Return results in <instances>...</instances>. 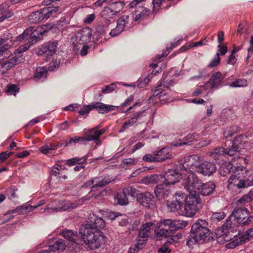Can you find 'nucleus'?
Masks as SVG:
<instances>
[{
    "label": "nucleus",
    "mask_w": 253,
    "mask_h": 253,
    "mask_svg": "<svg viewBox=\"0 0 253 253\" xmlns=\"http://www.w3.org/2000/svg\"><path fill=\"white\" fill-rule=\"evenodd\" d=\"M111 24V20L110 19L105 18L102 19V22L97 26L95 33L96 34H98L100 36V37L97 39V40H99L100 38H102L103 37H104L105 39L106 33L109 34L110 32H109V29Z\"/></svg>",
    "instance_id": "5701e85b"
},
{
    "label": "nucleus",
    "mask_w": 253,
    "mask_h": 253,
    "mask_svg": "<svg viewBox=\"0 0 253 253\" xmlns=\"http://www.w3.org/2000/svg\"><path fill=\"white\" fill-rule=\"evenodd\" d=\"M226 149L223 147H216L210 152V156L216 161L223 159L225 155Z\"/></svg>",
    "instance_id": "2f4dec72"
},
{
    "label": "nucleus",
    "mask_w": 253,
    "mask_h": 253,
    "mask_svg": "<svg viewBox=\"0 0 253 253\" xmlns=\"http://www.w3.org/2000/svg\"><path fill=\"white\" fill-rule=\"evenodd\" d=\"M8 6L6 4H2L0 5V15H2L0 17V22L3 21L5 19L11 17L12 14L11 12H7Z\"/></svg>",
    "instance_id": "c03bdc74"
},
{
    "label": "nucleus",
    "mask_w": 253,
    "mask_h": 253,
    "mask_svg": "<svg viewBox=\"0 0 253 253\" xmlns=\"http://www.w3.org/2000/svg\"><path fill=\"white\" fill-rule=\"evenodd\" d=\"M60 234L65 239L73 243H76V240L78 237L77 232H74L72 230H69L63 231Z\"/></svg>",
    "instance_id": "a19ab883"
},
{
    "label": "nucleus",
    "mask_w": 253,
    "mask_h": 253,
    "mask_svg": "<svg viewBox=\"0 0 253 253\" xmlns=\"http://www.w3.org/2000/svg\"><path fill=\"white\" fill-rule=\"evenodd\" d=\"M47 69L45 67H39L35 71L34 79L36 81L45 79L46 78Z\"/></svg>",
    "instance_id": "c9c22d12"
},
{
    "label": "nucleus",
    "mask_w": 253,
    "mask_h": 253,
    "mask_svg": "<svg viewBox=\"0 0 253 253\" xmlns=\"http://www.w3.org/2000/svg\"><path fill=\"white\" fill-rule=\"evenodd\" d=\"M231 221L229 217L226 219V222L221 227V229L224 234L228 233L230 230H231Z\"/></svg>",
    "instance_id": "bf43d9fd"
},
{
    "label": "nucleus",
    "mask_w": 253,
    "mask_h": 253,
    "mask_svg": "<svg viewBox=\"0 0 253 253\" xmlns=\"http://www.w3.org/2000/svg\"><path fill=\"white\" fill-rule=\"evenodd\" d=\"M201 157L198 155H191L185 158L182 164V169L188 172H193V170H197L201 163Z\"/></svg>",
    "instance_id": "9d476101"
},
{
    "label": "nucleus",
    "mask_w": 253,
    "mask_h": 253,
    "mask_svg": "<svg viewBox=\"0 0 253 253\" xmlns=\"http://www.w3.org/2000/svg\"><path fill=\"white\" fill-rule=\"evenodd\" d=\"M188 223L181 220L166 219L159 221L157 225L158 229H155V234L157 239L160 238H166L171 236L173 231L185 228Z\"/></svg>",
    "instance_id": "7ed1b4c3"
},
{
    "label": "nucleus",
    "mask_w": 253,
    "mask_h": 253,
    "mask_svg": "<svg viewBox=\"0 0 253 253\" xmlns=\"http://www.w3.org/2000/svg\"><path fill=\"white\" fill-rule=\"evenodd\" d=\"M155 228L154 222L149 221L143 223L140 226L138 231V238H148L151 231Z\"/></svg>",
    "instance_id": "b1692460"
},
{
    "label": "nucleus",
    "mask_w": 253,
    "mask_h": 253,
    "mask_svg": "<svg viewBox=\"0 0 253 253\" xmlns=\"http://www.w3.org/2000/svg\"><path fill=\"white\" fill-rule=\"evenodd\" d=\"M79 204L77 202H71L70 201H64L62 202L58 208L52 209L53 211H66L73 210L77 208Z\"/></svg>",
    "instance_id": "c756f323"
},
{
    "label": "nucleus",
    "mask_w": 253,
    "mask_h": 253,
    "mask_svg": "<svg viewBox=\"0 0 253 253\" xmlns=\"http://www.w3.org/2000/svg\"><path fill=\"white\" fill-rule=\"evenodd\" d=\"M253 238V228L248 229L243 235L228 243L226 247L228 249H233L240 245L246 243Z\"/></svg>",
    "instance_id": "ddd939ff"
},
{
    "label": "nucleus",
    "mask_w": 253,
    "mask_h": 253,
    "mask_svg": "<svg viewBox=\"0 0 253 253\" xmlns=\"http://www.w3.org/2000/svg\"><path fill=\"white\" fill-rule=\"evenodd\" d=\"M155 155L157 162H163L172 157L170 150L168 147H163L159 151H155Z\"/></svg>",
    "instance_id": "c85d7f7f"
},
{
    "label": "nucleus",
    "mask_w": 253,
    "mask_h": 253,
    "mask_svg": "<svg viewBox=\"0 0 253 253\" xmlns=\"http://www.w3.org/2000/svg\"><path fill=\"white\" fill-rule=\"evenodd\" d=\"M105 225V221L102 218L92 214L89 215L84 228L80 229L83 241L90 250L99 249L105 244L106 237L100 230Z\"/></svg>",
    "instance_id": "f257e3e1"
},
{
    "label": "nucleus",
    "mask_w": 253,
    "mask_h": 253,
    "mask_svg": "<svg viewBox=\"0 0 253 253\" xmlns=\"http://www.w3.org/2000/svg\"><path fill=\"white\" fill-rule=\"evenodd\" d=\"M142 161L144 162H157V158H156V156L155 155V152L153 153V155L151 154H146L144 155L142 157Z\"/></svg>",
    "instance_id": "6e6d98bb"
},
{
    "label": "nucleus",
    "mask_w": 253,
    "mask_h": 253,
    "mask_svg": "<svg viewBox=\"0 0 253 253\" xmlns=\"http://www.w3.org/2000/svg\"><path fill=\"white\" fill-rule=\"evenodd\" d=\"M159 180V175L157 174H151L144 177L142 179V182L145 184H155L158 182Z\"/></svg>",
    "instance_id": "49530a36"
},
{
    "label": "nucleus",
    "mask_w": 253,
    "mask_h": 253,
    "mask_svg": "<svg viewBox=\"0 0 253 253\" xmlns=\"http://www.w3.org/2000/svg\"><path fill=\"white\" fill-rule=\"evenodd\" d=\"M215 188V184L212 181L203 183L201 181V186L198 190L197 194L199 193L203 196H209L211 195Z\"/></svg>",
    "instance_id": "bb28decb"
},
{
    "label": "nucleus",
    "mask_w": 253,
    "mask_h": 253,
    "mask_svg": "<svg viewBox=\"0 0 253 253\" xmlns=\"http://www.w3.org/2000/svg\"><path fill=\"white\" fill-rule=\"evenodd\" d=\"M88 134L89 136V140L95 141L97 144H98V142L100 143L99 139L100 136L99 135L97 130H95L92 133H90Z\"/></svg>",
    "instance_id": "680f3d73"
},
{
    "label": "nucleus",
    "mask_w": 253,
    "mask_h": 253,
    "mask_svg": "<svg viewBox=\"0 0 253 253\" xmlns=\"http://www.w3.org/2000/svg\"><path fill=\"white\" fill-rule=\"evenodd\" d=\"M50 250L55 253V251H63L66 248V245L62 239H58L54 242L53 244L49 246Z\"/></svg>",
    "instance_id": "58836bf2"
},
{
    "label": "nucleus",
    "mask_w": 253,
    "mask_h": 253,
    "mask_svg": "<svg viewBox=\"0 0 253 253\" xmlns=\"http://www.w3.org/2000/svg\"><path fill=\"white\" fill-rule=\"evenodd\" d=\"M137 201L143 207L150 209L155 204V197L149 192H141L137 194Z\"/></svg>",
    "instance_id": "2eb2a0df"
},
{
    "label": "nucleus",
    "mask_w": 253,
    "mask_h": 253,
    "mask_svg": "<svg viewBox=\"0 0 253 253\" xmlns=\"http://www.w3.org/2000/svg\"><path fill=\"white\" fill-rule=\"evenodd\" d=\"M91 110V108L89 106V105H84L82 109L78 111V112L81 116L86 118Z\"/></svg>",
    "instance_id": "052dcab7"
},
{
    "label": "nucleus",
    "mask_w": 253,
    "mask_h": 253,
    "mask_svg": "<svg viewBox=\"0 0 253 253\" xmlns=\"http://www.w3.org/2000/svg\"><path fill=\"white\" fill-rule=\"evenodd\" d=\"M184 201V210L187 216H193L202 207L201 200L198 194L193 193L186 197L185 196Z\"/></svg>",
    "instance_id": "0eeeda50"
},
{
    "label": "nucleus",
    "mask_w": 253,
    "mask_h": 253,
    "mask_svg": "<svg viewBox=\"0 0 253 253\" xmlns=\"http://www.w3.org/2000/svg\"><path fill=\"white\" fill-rule=\"evenodd\" d=\"M184 200L185 194L180 192H176L171 201H167L168 210L171 212L178 211L182 207Z\"/></svg>",
    "instance_id": "9b49d317"
},
{
    "label": "nucleus",
    "mask_w": 253,
    "mask_h": 253,
    "mask_svg": "<svg viewBox=\"0 0 253 253\" xmlns=\"http://www.w3.org/2000/svg\"><path fill=\"white\" fill-rule=\"evenodd\" d=\"M17 190V188L14 186H11L6 189V193L9 199L13 200L16 197V194L15 192Z\"/></svg>",
    "instance_id": "603ef678"
},
{
    "label": "nucleus",
    "mask_w": 253,
    "mask_h": 253,
    "mask_svg": "<svg viewBox=\"0 0 253 253\" xmlns=\"http://www.w3.org/2000/svg\"><path fill=\"white\" fill-rule=\"evenodd\" d=\"M35 28L33 26H31L23 32L24 34L25 35L26 37L29 35V39L28 41H29L30 40H31V41H30V43H32V44H33L34 42H36L37 40H40V37H33L31 35V34L35 31Z\"/></svg>",
    "instance_id": "a18cd8bd"
},
{
    "label": "nucleus",
    "mask_w": 253,
    "mask_h": 253,
    "mask_svg": "<svg viewBox=\"0 0 253 253\" xmlns=\"http://www.w3.org/2000/svg\"><path fill=\"white\" fill-rule=\"evenodd\" d=\"M123 163L127 166H131L132 165L136 164L138 162V160L134 158H126L125 159L122 161Z\"/></svg>",
    "instance_id": "69168bd1"
},
{
    "label": "nucleus",
    "mask_w": 253,
    "mask_h": 253,
    "mask_svg": "<svg viewBox=\"0 0 253 253\" xmlns=\"http://www.w3.org/2000/svg\"><path fill=\"white\" fill-rule=\"evenodd\" d=\"M169 185L165 182L158 184L155 188L154 193L159 200H165L171 194Z\"/></svg>",
    "instance_id": "aec40b11"
},
{
    "label": "nucleus",
    "mask_w": 253,
    "mask_h": 253,
    "mask_svg": "<svg viewBox=\"0 0 253 253\" xmlns=\"http://www.w3.org/2000/svg\"><path fill=\"white\" fill-rule=\"evenodd\" d=\"M54 25L52 23H46L38 27L35 31L31 34L33 37H41L43 34L52 29Z\"/></svg>",
    "instance_id": "7c9ffc66"
},
{
    "label": "nucleus",
    "mask_w": 253,
    "mask_h": 253,
    "mask_svg": "<svg viewBox=\"0 0 253 253\" xmlns=\"http://www.w3.org/2000/svg\"><path fill=\"white\" fill-rule=\"evenodd\" d=\"M123 191L124 192L125 194L127 196H130L131 197L135 196L138 193H137L138 190L133 186H128L126 187H124L123 189Z\"/></svg>",
    "instance_id": "09e8293b"
},
{
    "label": "nucleus",
    "mask_w": 253,
    "mask_h": 253,
    "mask_svg": "<svg viewBox=\"0 0 253 253\" xmlns=\"http://www.w3.org/2000/svg\"><path fill=\"white\" fill-rule=\"evenodd\" d=\"M19 91V88L17 85L12 84L7 85L6 92L10 94L15 95Z\"/></svg>",
    "instance_id": "4d7b16f0"
},
{
    "label": "nucleus",
    "mask_w": 253,
    "mask_h": 253,
    "mask_svg": "<svg viewBox=\"0 0 253 253\" xmlns=\"http://www.w3.org/2000/svg\"><path fill=\"white\" fill-rule=\"evenodd\" d=\"M153 91V94L149 98V100L152 99L153 97H157L162 104H165L170 99L169 95L168 93L164 92L163 90L160 86H156Z\"/></svg>",
    "instance_id": "cd10ccee"
},
{
    "label": "nucleus",
    "mask_w": 253,
    "mask_h": 253,
    "mask_svg": "<svg viewBox=\"0 0 253 253\" xmlns=\"http://www.w3.org/2000/svg\"><path fill=\"white\" fill-rule=\"evenodd\" d=\"M216 170L215 165L212 162L205 161L200 163L197 171L205 176L212 175Z\"/></svg>",
    "instance_id": "6ab92c4d"
},
{
    "label": "nucleus",
    "mask_w": 253,
    "mask_h": 253,
    "mask_svg": "<svg viewBox=\"0 0 253 253\" xmlns=\"http://www.w3.org/2000/svg\"><path fill=\"white\" fill-rule=\"evenodd\" d=\"M225 78V74H222L220 72H215L212 74L208 82L205 84L207 89H217L223 82Z\"/></svg>",
    "instance_id": "4468645a"
},
{
    "label": "nucleus",
    "mask_w": 253,
    "mask_h": 253,
    "mask_svg": "<svg viewBox=\"0 0 253 253\" xmlns=\"http://www.w3.org/2000/svg\"><path fill=\"white\" fill-rule=\"evenodd\" d=\"M239 131L240 128L238 126L227 127L223 131L224 137L225 139L231 137Z\"/></svg>",
    "instance_id": "ea45409f"
},
{
    "label": "nucleus",
    "mask_w": 253,
    "mask_h": 253,
    "mask_svg": "<svg viewBox=\"0 0 253 253\" xmlns=\"http://www.w3.org/2000/svg\"><path fill=\"white\" fill-rule=\"evenodd\" d=\"M182 184L189 194L197 193L201 186V180L194 172H188V175L183 179Z\"/></svg>",
    "instance_id": "6e6552de"
},
{
    "label": "nucleus",
    "mask_w": 253,
    "mask_h": 253,
    "mask_svg": "<svg viewBox=\"0 0 253 253\" xmlns=\"http://www.w3.org/2000/svg\"><path fill=\"white\" fill-rule=\"evenodd\" d=\"M181 173L176 169H169L166 171L164 182L167 185L174 184L181 179Z\"/></svg>",
    "instance_id": "412c9836"
},
{
    "label": "nucleus",
    "mask_w": 253,
    "mask_h": 253,
    "mask_svg": "<svg viewBox=\"0 0 253 253\" xmlns=\"http://www.w3.org/2000/svg\"><path fill=\"white\" fill-rule=\"evenodd\" d=\"M226 216V214L223 211L214 212L212 214L211 217L212 222H218L222 220Z\"/></svg>",
    "instance_id": "8fccbe9b"
},
{
    "label": "nucleus",
    "mask_w": 253,
    "mask_h": 253,
    "mask_svg": "<svg viewBox=\"0 0 253 253\" xmlns=\"http://www.w3.org/2000/svg\"><path fill=\"white\" fill-rule=\"evenodd\" d=\"M221 61V58L219 56V53H216L215 58L211 60L208 65V67L210 68H212L217 66Z\"/></svg>",
    "instance_id": "864d4df0"
},
{
    "label": "nucleus",
    "mask_w": 253,
    "mask_h": 253,
    "mask_svg": "<svg viewBox=\"0 0 253 253\" xmlns=\"http://www.w3.org/2000/svg\"><path fill=\"white\" fill-rule=\"evenodd\" d=\"M145 111H139L135 113L132 114L128 118V121L132 126L140 124L139 121H141L145 116Z\"/></svg>",
    "instance_id": "473e14b6"
},
{
    "label": "nucleus",
    "mask_w": 253,
    "mask_h": 253,
    "mask_svg": "<svg viewBox=\"0 0 253 253\" xmlns=\"http://www.w3.org/2000/svg\"><path fill=\"white\" fill-rule=\"evenodd\" d=\"M123 8V3L121 1H117L112 3L110 7L104 8V14L110 17L117 15Z\"/></svg>",
    "instance_id": "393cba45"
},
{
    "label": "nucleus",
    "mask_w": 253,
    "mask_h": 253,
    "mask_svg": "<svg viewBox=\"0 0 253 253\" xmlns=\"http://www.w3.org/2000/svg\"><path fill=\"white\" fill-rule=\"evenodd\" d=\"M252 197L248 194L242 196L240 199L237 201V204L239 206V204H246L251 201Z\"/></svg>",
    "instance_id": "e2e57ef3"
},
{
    "label": "nucleus",
    "mask_w": 253,
    "mask_h": 253,
    "mask_svg": "<svg viewBox=\"0 0 253 253\" xmlns=\"http://www.w3.org/2000/svg\"><path fill=\"white\" fill-rule=\"evenodd\" d=\"M239 147L235 146L232 143V145L227 149H226L225 155H228L230 156H234L239 152Z\"/></svg>",
    "instance_id": "5fc2aeb1"
},
{
    "label": "nucleus",
    "mask_w": 253,
    "mask_h": 253,
    "mask_svg": "<svg viewBox=\"0 0 253 253\" xmlns=\"http://www.w3.org/2000/svg\"><path fill=\"white\" fill-rule=\"evenodd\" d=\"M174 83L175 82L173 80L163 79L157 86H160V88H161L162 86H163L164 87L169 88L170 86H173Z\"/></svg>",
    "instance_id": "3c124183"
},
{
    "label": "nucleus",
    "mask_w": 253,
    "mask_h": 253,
    "mask_svg": "<svg viewBox=\"0 0 253 253\" xmlns=\"http://www.w3.org/2000/svg\"><path fill=\"white\" fill-rule=\"evenodd\" d=\"M92 36V30L89 27L79 30L76 34L77 43L84 44L89 42Z\"/></svg>",
    "instance_id": "a211bd4d"
},
{
    "label": "nucleus",
    "mask_w": 253,
    "mask_h": 253,
    "mask_svg": "<svg viewBox=\"0 0 253 253\" xmlns=\"http://www.w3.org/2000/svg\"><path fill=\"white\" fill-rule=\"evenodd\" d=\"M129 16L126 15L120 17L117 21L116 27L111 30L109 35L112 37H115L121 34L125 30L126 27H127L129 23Z\"/></svg>",
    "instance_id": "dca6fc26"
},
{
    "label": "nucleus",
    "mask_w": 253,
    "mask_h": 253,
    "mask_svg": "<svg viewBox=\"0 0 253 253\" xmlns=\"http://www.w3.org/2000/svg\"><path fill=\"white\" fill-rule=\"evenodd\" d=\"M81 106L78 104H71L70 105L64 108L65 111H71L73 112H76L78 111L79 107Z\"/></svg>",
    "instance_id": "0e129e2a"
},
{
    "label": "nucleus",
    "mask_w": 253,
    "mask_h": 253,
    "mask_svg": "<svg viewBox=\"0 0 253 253\" xmlns=\"http://www.w3.org/2000/svg\"><path fill=\"white\" fill-rule=\"evenodd\" d=\"M36 207L32 206H21L16 207L15 209L10 210L5 214L6 215L8 213L17 212L18 214H24L29 211L34 210Z\"/></svg>",
    "instance_id": "72a5a7b5"
},
{
    "label": "nucleus",
    "mask_w": 253,
    "mask_h": 253,
    "mask_svg": "<svg viewBox=\"0 0 253 253\" xmlns=\"http://www.w3.org/2000/svg\"><path fill=\"white\" fill-rule=\"evenodd\" d=\"M142 249V248H140V246L138 245V244L135 243L129 248L128 253H138L139 250Z\"/></svg>",
    "instance_id": "774afa93"
},
{
    "label": "nucleus",
    "mask_w": 253,
    "mask_h": 253,
    "mask_svg": "<svg viewBox=\"0 0 253 253\" xmlns=\"http://www.w3.org/2000/svg\"><path fill=\"white\" fill-rule=\"evenodd\" d=\"M206 223L205 220L200 219L192 225L186 242L188 246L195 243H208L213 240L212 234L206 226Z\"/></svg>",
    "instance_id": "f03ea898"
},
{
    "label": "nucleus",
    "mask_w": 253,
    "mask_h": 253,
    "mask_svg": "<svg viewBox=\"0 0 253 253\" xmlns=\"http://www.w3.org/2000/svg\"><path fill=\"white\" fill-rule=\"evenodd\" d=\"M87 157L84 156L82 158L75 157L67 160L66 164L69 166H73L76 164H83L86 161Z\"/></svg>",
    "instance_id": "37998d69"
},
{
    "label": "nucleus",
    "mask_w": 253,
    "mask_h": 253,
    "mask_svg": "<svg viewBox=\"0 0 253 253\" xmlns=\"http://www.w3.org/2000/svg\"><path fill=\"white\" fill-rule=\"evenodd\" d=\"M117 87L116 85L112 83L109 85H106L102 89L101 92L103 94L109 93L114 91Z\"/></svg>",
    "instance_id": "13d9d810"
},
{
    "label": "nucleus",
    "mask_w": 253,
    "mask_h": 253,
    "mask_svg": "<svg viewBox=\"0 0 253 253\" xmlns=\"http://www.w3.org/2000/svg\"><path fill=\"white\" fill-rule=\"evenodd\" d=\"M94 182L95 188L97 187H102L105 186L111 182V180L106 178V176H101L95 177L93 179Z\"/></svg>",
    "instance_id": "4c0bfd02"
},
{
    "label": "nucleus",
    "mask_w": 253,
    "mask_h": 253,
    "mask_svg": "<svg viewBox=\"0 0 253 253\" xmlns=\"http://www.w3.org/2000/svg\"><path fill=\"white\" fill-rule=\"evenodd\" d=\"M91 110H96L99 114L108 113L115 110L116 107L112 105H107L101 102H93L89 104Z\"/></svg>",
    "instance_id": "4be33fe9"
},
{
    "label": "nucleus",
    "mask_w": 253,
    "mask_h": 253,
    "mask_svg": "<svg viewBox=\"0 0 253 253\" xmlns=\"http://www.w3.org/2000/svg\"><path fill=\"white\" fill-rule=\"evenodd\" d=\"M59 10L58 6L45 7L31 13L28 16V19L31 23H38L50 17L55 16Z\"/></svg>",
    "instance_id": "39448f33"
},
{
    "label": "nucleus",
    "mask_w": 253,
    "mask_h": 253,
    "mask_svg": "<svg viewBox=\"0 0 253 253\" xmlns=\"http://www.w3.org/2000/svg\"><path fill=\"white\" fill-rule=\"evenodd\" d=\"M247 136L244 134H240L237 136L234 139L233 143L235 146H238L239 148L243 149L247 142Z\"/></svg>",
    "instance_id": "f704fd0d"
},
{
    "label": "nucleus",
    "mask_w": 253,
    "mask_h": 253,
    "mask_svg": "<svg viewBox=\"0 0 253 253\" xmlns=\"http://www.w3.org/2000/svg\"><path fill=\"white\" fill-rule=\"evenodd\" d=\"M234 217L239 226H249L253 222V215H250L249 211L243 206H238L233 211L229 216Z\"/></svg>",
    "instance_id": "423d86ee"
},
{
    "label": "nucleus",
    "mask_w": 253,
    "mask_h": 253,
    "mask_svg": "<svg viewBox=\"0 0 253 253\" xmlns=\"http://www.w3.org/2000/svg\"><path fill=\"white\" fill-rule=\"evenodd\" d=\"M151 14V10L145 6H139L133 13L134 21L147 19Z\"/></svg>",
    "instance_id": "a878e982"
},
{
    "label": "nucleus",
    "mask_w": 253,
    "mask_h": 253,
    "mask_svg": "<svg viewBox=\"0 0 253 253\" xmlns=\"http://www.w3.org/2000/svg\"><path fill=\"white\" fill-rule=\"evenodd\" d=\"M235 51H232L231 54L229 56L227 63L231 65H234L237 59L234 56Z\"/></svg>",
    "instance_id": "338daca9"
},
{
    "label": "nucleus",
    "mask_w": 253,
    "mask_h": 253,
    "mask_svg": "<svg viewBox=\"0 0 253 253\" xmlns=\"http://www.w3.org/2000/svg\"><path fill=\"white\" fill-rule=\"evenodd\" d=\"M228 85L234 88L236 87H245L248 86V81L244 78L236 79L235 80L228 84Z\"/></svg>",
    "instance_id": "79ce46f5"
},
{
    "label": "nucleus",
    "mask_w": 253,
    "mask_h": 253,
    "mask_svg": "<svg viewBox=\"0 0 253 253\" xmlns=\"http://www.w3.org/2000/svg\"><path fill=\"white\" fill-rule=\"evenodd\" d=\"M3 39L0 40V73L3 74L10 69L13 68L18 63V58L16 57H12L5 61H3V55H8V50L11 46Z\"/></svg>",
    "instance_id": "20e7f679"
},
{
    "label": "nucleus",
    "mask_w": 253,
    "mask_h": 253,
    "mask_svg": "<svg viewBox=\"0 0 253 253\" xmlns=\"http://www.w3.org/2000/svg\"><path fill=\"white\" fill-rule=\"evenodd\" d=\"M115 203L117 205H126L128 204V200L126 194L123 191L118 193L115 197Z\"/></svg>",
    "instance_id": "e433bc0d"
},
{
    "label": "nucleus",
    "mask_w": 253,
    "mask_h": 253,
    "mask_svg": "<svg viewBox=\"0 0 253 253\" xmlns=\"http://www.w3.org/2000/svg\"><path fill=\"white\" fill-rule=\"evenodd\" d=\"M239 171H246V168L243 166H233V164L229 162L222 166L219 168V173L222 176H226L232 172L236 174Z\"/></svg>",
    "instance_id": "f3484780"
},
{
    "label": "nucleus",
    "mask_w": 253,
    "mask_h": 253,
    "mask_svg": "<svg viewBox=\"0 0 253 253\" xmlns=\"http://www.w3.org/2000/svg\"><path fill=\"white\" fill-rule=\"evenodd\" d=\"M196 133H190L187 134L183 138V140L185 141L181 142L180 143H174L173 145L175 146H179L182 145L187 144L189 142H192L195 140Z\"/></svg>",
    "instance_id": "de8ad7c7"
},
{
    "label": "nucleus",
    "mask_w": 253,
    "mask_h": 253,
    "mask_svg": "<svg viewBox=\"0 0 253 253\" xmlns=\"http://www.w3.org/2000/svg\"><path fill=\"white\" fill-rule=\"evenodd\" d=\"M57 42H51L42 45L37 51L39 56L45 55L46 60L47 61L50 57L55 53Z\"/></svg>",
    "instance_id": "f8f14e48"
},
{
    "label": "nucleus",
    "mask_w": 253,
    "mask_h": 253,
    "mask_svg": "<svg viewBox=\"0 0 253 253\" xmlns=\"http://www.w3.org/2000/svg\"><path fill=\"white\" fill-rule=\"evenodd\" d=\"M246 171H239L236 174H232L228 180V188L236 186L238 189L245 188L251 186V181L249 180L240 179Z\"/></svg>",
    "instance_id": "1a4fd4ad"
}]
</instances>
